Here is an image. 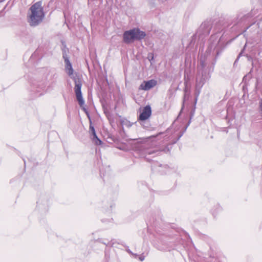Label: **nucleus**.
Here are the masks:
<instances>
[{
  "label": "nucleus",
  "instance_id": "obj_18",
  "mask_svg": "<svg viewBox=\"0 0 262 262\" xmlns=\"http://www.w3.org/2000/svg\"><path fill=\"white\" fill-rule=\"evenodd\" d=\"M153 58H154V56H152L151 59H153Z\"/></svg>",
  "mask_w": 262,
  "mask_h": 262
},
{
  "label": "nucleus",
  "instance_id": "obj_1",
  "mask_svg": "<svg viewBox=\"0 0 262 262\" xmlns=\"http://www.w3.org/2000/svg\"><path fill=\"white\" fill-rule=\"evenodd\" d=\"M63 58L64 60L66 63L65 70L69 76H71L73 79L75 83V86L74 88L75 93L76 99L78 102L79 105L85 111V108L83 107L84 104V100L82 97L81 93V87L82 85V79L77 74L73 75L74 70L73 69L72 64L71 63L69 58L66 53H63Z\"/></svg>",
  "mask_w": 262,
  "mask_h": 262
},
{
  "label": "nucleus",
  "instance_id": "obj_8",
  "mask_svg": "<svg viewBox=\"0 0 262 262\" xmlns=\"http://www.w3.org/2000/svg\"><path fill=\"white\" fill-rule=\"evenodd\" d=\"M93 142L96 144V145H101L102 143V141L98 138L96 133L95 134H93L92 135L91 138Z\"/></svg>",
  "mask_w": 262,
  "mask_h": 262
},
{
  "label": "nucleus",
  "instance_id": "obj_12",
  "mask_svg": "<svg viewBox=\"0 0 262 262\" xmlns=\"http://www.w3.org/2000/svg\"><path fill=\"white\" fill-rule=\"evenodd\" d=\"M162 134H163V133H159L158 134H157L156 136H151L148 137V138H147V139H151L152 138H155V137H157L158 136H159L160 135H161Z\"/></svg>",
  "mask_w": 262,
  "mask_h": 262
},
{
  "label": "nucleus",
  "instance_id": "obj_14",
  "mask_svg": "<svg viewBox=\"0 0 262 262\" xmlns=\"http://www.w3.org/2000/svg\"><path fill=\"white\" fill-rule=\"evenodd\" d=\"M139 259H140V260L141 261H142V260H143L144 259V256H140V257H139Z\"/></svg>",
  "mask_w": 262,
  "mask_h": 262
},
{
  "label": "nucleus",
  "instance_id": "obj_16",
  "mask_svg": "<svg viewBox=\"0 0 262 262\" xmlns=\"http://www.w3.org/2000/svg\"><path fill=\"white\" fill-rule=\"evenodd\" d=\"M181 136H182V135H180V136L179 137V138H178V139H177L176 141H175L173 142V143H176V142H177V141L180 139V138L181 137Z\"/></svg>",
  "mask_w": 262,
  "mask_h": 262
},
{
  "label": "nucleus",
  "instance_id": "obj_11",
  "mask_svg": "<svg viewBox=\"0 0 262 262\" xmlns=\"http://www.w3.org/2000/svg\"><path fill=\"white\" fill-rule=\"evenodd\" d=\"M259 113L261 117L262 118V99L259 102Z\"/></svg>",
  "mask_w": 262,
  "mask_h": 262
},
{
  "label": "nucleus",
  "instance_id": "obj_15",
  "mask_svg": "<svg viewBox=\"0 0 262 262\" xmlns=\"http://www.w3.org/2000/svg\"><path fill=\"white\" fill-rule=\"evenodd\" d=\"M249 15H245L243 17V19H246L248 18L249 17Z\"/></svg>",
  "mask_w": 262,
  "mask_h": 262
},
{
  "label": "nucleus",
  "instance_id": "obj_5",
  "mask_svg": "<svg viewBox=\"0 0 262 262\" xmlns=\"http://www.w3.org/2000/svg\"><path fill=\"white\" fill-rule=\"evenodd\" d=\"M157 84V81L152 79L143 81L140 85L139 89L144 91H147L154 87Z\"/></svg>",
  "mask_w": 262,
  "mask_h": 262
},
{
  "label": "nucleus",
  "instance_id": "obj_2",
  "mask_svg": "<svg viewBox=\"0 0 262 262\" xmlns=\"http://www.w3.org/2000/svg\"><path fill=\"white\" fill-rule=\"evenodd\" d=\"M31 14L29 16L28 21L32 26H36L40 24L45 17L42 2H37L30 8Z\"/></svg>",
  "mask_w": 262,
  "mask_h": 262
},
{
  "label": "nucleus",
  "instance_id": "obj_7",
  "mask_svg": "<svg viewBox=\"0 0 262 262\" xmlns=\"http://www.w3.org/2000/svg\"><path fill=\"white\" fill-rule=\"evenodd\" d=\"M205 80V78L203 77V75H202V77L200 78V80H199L198 78L197 77L195 85V95L196 97L199 95L201 89L204 85Z\"/></svg>",
  "mask_w": 262,
  "mask_h": 262
},
{
  "label": "nucleus",
  "instance_id": "obj_9",
  "mask_svg": "<svg viewBox=\"0 0 262 262\" xmlns=\"http://www.w3.org/2000/svg\"><path fill=\"white\" fill-rule=\"evenodd\" d=\"M200 63L202 69L203 70L207 65V63L205 61L204 57H203L202 56H201Z\"/></svg>",
  "mask_w": 262,
  "mask_h": 262
},
{
  "label": "nucleus",
  "instance_id": "obj_10",
  "mask_svg": "<svg viewBox=\"0 0 262 262\" xmlns=\"http://www.w3.org/2000/svg\"><path fill=\"white\" fill-rule=\"evenodd\" d=\"M90 133L92 135L93 134H95L96 133L94 127L92 125V122L90 121Z\"/></svg>",
  "mask_w": 262,
  "mask_h": 262
},
{
  "label": "nucleus",
  "instance_id": "obj_4",
  "mask_svg": "<svg viewBox=\"0 0 262 262\" xmlns=\"http://www.w3.org/2000/svg\"><path fill=\"white\" fill-rule=\"evenodd\" d=\"M211 29V24L209 22H204L202 23L199 28L196 35L199 38H203L204 36L208 35Z\"/></svg>",
  "mask_w": 262,
  "mask_h": 262
},
{
  "label": "nucleus",
  "instance_id": "obj_6",
  "mask_svg": "<svg viewBox=\"0 0 262 262\" xmlns=\"http://www.w3.org/2000/svg\"><path fill=\"white\" fill-rule=\"evenodd\" d=\"M151 110L149 105L146 106L139 116L141 121H144L147 119L151 115Z\"/></svg>",
  "mask_w": 262,
  "mask_h": 262
},
{
  "label": "nucleus",
  "instance_id": "obj_17",
  "mask_svg": "<svg viewBox=\"0 0 262 262\" xmlns=\"http://www.w3.org/2000/svg\"><path fill=\"white\" fill-rule=\"evenodd\" d=\"M152 153H154V152H151L150 151L148 152L149 154H152Z\"/></svg>",
  "mask_w": 262,
  "mask_h": 262
},
{
  "label": "nucleus",
  "instance_id": "obj_13",
  "mask_svg": "<svg viewBox=\"0 0 262 262\" xmlns=\"http://www.w3.org/2000/svg\"><path fill=\"white\" fill-rule=\"evenodd\" d=\"M216 47V44L215 45H213V44H211L210 46H209V50H211L212 49H214Z\"/></svg>",
  "mask_w": 262,
  "mask_h": 262
},
{
  "label": "nucleus",
  "instance_id": "obj_3",
  "mask_svg": "<svg viewBox=\"0 0 262 262\" xmlns=\"http://www.w3.org/2000/svg\"><path fill=\"white\" fill-rule=\"evenodd\" d=\"M146 36L145 32L139 29L134 28L126 31L123 34V41L127 44L133 42L135 40H141Z\"/></svg>",
  "mask_w": 262,
  "mask_h": 262
}]
</instances>
